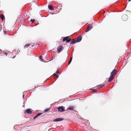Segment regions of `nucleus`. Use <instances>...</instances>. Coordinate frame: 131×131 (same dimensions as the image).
<instances>
[{
	"mask_svg": "<svg viewBox=\"0 0 131 131\" xmlns=\"http://www.w3.org/2000/svg\"><path fill=\"white\" fill-rule=\"evenodd\" d=\"M58 110L59 111L63 112L65 111V107L63 106H60L58 108Z\"/></svg>",
	"mask_w": 131,
	"mask_h": 131,
	"instance_id": "nucleus-1",
	"label": "nucleus"
},
{
	"mask_svg": "<svg viewBox=\"0 0 131 131\" xmlns=\"http://www.w3.org/2000/svg\"><path fill=\"white\" fill-rule=\"evenodd\" d=\"M117 72L116 69H114L111 72V75L112 76L114 77V76L117 73Z\"/></svg>",
	"mask_w": 131,
	"mask_h": 131,
	"instance_id": "nucleus-2",
	"label": "nucleus"
},
{
	"mask_svg": "<svg viewBox=\"0 0 131 131\" xmlns=\"http://www.w3.org/2000/svg\"><path fill=\"white\" fill-rule=\"evenodd\" d=\"M92 28V25L89 24L88 26L87 29L86 30L85 32H87L91 30Z\"/></svg>",
	"mask_w": 131,
	"mask_h": 131,
	"instance_id": "nucleus-3",
	"label": "nucleus"
},
{
	"mask_svg": "<svg viewBox=\"0 0 131 131\" xmlns=\"http://www.w3.org/2000/svg\"><path fill=\"white\" fill-rule=\"evenodd\" d=\"M63 49V47L62 45H60L57 49V51L58 53H60Z\"/></svg>",
	"mask_w": 131,
	"mask_h": 131,
	"instance_id": "nucleus-4",
	"label": "nucleus"
},
{
	"mask_svg": "<svg viewBox=\"0 0 131 131\" xmlns=\"http://www.w3.org/2000/svg\"><path fill=\"white\" fill-rule=\"evenodd\" d=\"M128 18V17L127 15L124 14L122 16V19L124 21H126Z\"/></svg>",
	"mask_w": 131,
	"mask_h": 131,
	"instance_id": "nucleus-5",
	"label": "nucleus"
},
{
	"mask_svg": "<svg viewBox=\"0 0 131 131\" xmlns=\"http://www.w3.org/2000/svg\"><path fill=\"white\" fill-rule=\"evenodd\" d=\"M63 120V119L62 118H56L53 121L54 122H57L62 121Z\"/></svg>",
	"mask_w": 131,
	"mask_h": 131,
	"instance_id": "nucleus-6",
	"label": "nucleus"
},
{
	"mask_svg": "<svg viewBox=\"0 0 131 131\" xmlns=\"http://www.w3.org/2000/svg\"><path fill=\"white\" fill-rule=\"evenodd\" d=\"M82 36H79L77 38L76 40L77 42H80L82 40Z\"/></svg>",
	"mask_w": 131,
	"mask_h": 131,
	"instance_id": "nucleus-7",
	"label": "nucleus"
},
{
	"mask_svg": "<svg viewBox=\"0 0 131 131\" xmlns=\"http://www.w3.org/2000/svg\"><path fill=\"white\" fill-rule=\"evenodd\" d=\"M114 79V77L111 75L110 77L109 78L108 81V82H111Z\"/></svg>",
	"mask_w": 131,
	"mask_h": 131,
	"instance_id": "nucleus-8",
	"label": "nucleus"
},
{
	"mask_svg": "<svg viewBox=\"0 0 131 131\" xmlns=\"http://www.w3.org/2000/svg\"><path fill=\"white\" fill-rule=\"evenodd\" d=\"M41 113H38L37 115H36V116H35V117H34L33 119H35L36 118H37L38 116H40V115L41 114Z\"/></svg>",
	"mask_w": 131,
	"mask_h": 131,
	"instance_id": "nucleus-9",
	"label": "nucleus"
},
{
	"mask_svg": "<svg viewBox=\"0 0 131 131\" xmlns=\"http://www.w3.org/2000/svg\"><path fill=\"white\" fill-rule=\"evenodd\" d=\"M74 109V108L73 106H70L68 108L67 110H73Z\"/></svg>",
	"mask_w": 131,
	"mask_h": 131,
	"instance_id": "nucleus-10",
	"label": "nucleus"
},
{
	"mask_svg": "<svg viewBox=\"0 0 131 131\" xmlns=\"http://www.w3.org/2000/svg\"><path fill=\"white\" fill-rule=\"evenodd\" d=\"M26 112L28 114H31L32 113V111L30 109H27L26 111Z\"/></svg>",
	"mask_w": 131,
	"mask_h": 131,
	"instance_id": "nucleus-11",
	"label": "nucleus"
},
{
	"mask_svg": "<svg viewBox=\"0 0 131 131\" xmlns=\"http://www.w3.org/2000/svg\"><path fill=\"white\" fill-rule=\"evenodd\" d=\"M48 8L50 10H53L54 9L53 8V6L51 5H49L48 6Z\"/></svg>",
	"mask_w": 131,
	"mask_h": 131,
	"instance_id": "nucleus-12",
	"label": "nucleus"
},
{
	"mask_svg": "<svg viewBox=\"0 0 131 131\" xmlns=\"http://www.w3.org/2000/svg\"><path fill=\"white\" fill-rule=\"evenodd\" d=\"M69 38V36H67L65 37H64L62 41H63L64 42L66 41H67L68 39Z\"/></svg>",
	"mask_w": 131,
	"mask_h": 131,
	"instance_id": "nucleus-13",
	"label": "nucleus"
},
{
	"mask_svg": "<svg viewBox=\"0 0 131 131\" xmlns=\"http://www.w3.org/2000/svg\"><path fill=\"white\" fill-rule=\"evenodd\" d=\"M1 18L3 21L4 20L5 18L4 15L3 14H1Z\"/></svg>",
	"mask_w": 131,
	"mask_h": 131,
	"instance_id": "nucleus-14",
	"label": "nucleus"
},
{
	"mask_svg": "<svg viewBox=\"0 0 131 131\" xmlns=\"http://www.w3.org/2000/svg\"><path fill=\"white\" fill-rule=\"evenodd\" d=\"M76 42V40H75L74 39H73L71 41V42H70L71 44H73L75 43Z\"/></svg>",
	"mask_w": 131,
	"mask_h": 131,
	"instance_id": "nucleus-15",
	"label": "nucleus"
},
{
	"mask_svg": "<svg viewBox=\"0 0 131 131\" xmlns=\"http://www.w3.org/2000/svg\"><path fill=\"white\" fill-rule=\"evenodd\" d=\"M105 86V85L104 84H103V85H100L99 86H97V88L98 89H99L101 88L103 86Z\"/></svg>",
	"mask_w": 131,
	"mask_h": 131,
	"instance_id": "nucleus-16",
	"label": "nucleus"
},
{
	"mask_svg": "<svg viewBox=\"0 0 131 131\" xmlns=\"http://www.w3.org/2000/svg\"><path fill=\"white\" fill-rule=\"evenodd\" d=\"M71 41V39L70 38L68 39L66 41L67 42L69 43Z\"/></svg>",
	"mask_w": 131,
	"mask_h": 131,
	"instance_id": "nucleus-17",
	"label": "nucleus"
},
{
	"mask_svg": "<svg viewBox=\"0 0 131 131\" xmlns=\"http://www.w3.org/2000/svg\"><path fill=\"white\" fill-rule=\"evenodd\" d=\"M53 76H56V78H58V77H59V75H57L56 74V73H54L53 74Z\"/></svg>",
	"mask_w": 131,
	"mask_h": 131,
	"instance_id": "nucleus-18",
	"label": "nucleus"
},
{
	"mask_svg": "<svg viewBox=\"0 0 131 131\" xmlns=\"http://www.w3.org/2000/svg\"><path fill=\"white\" fill-rule=\"evenodd\" d=\"M50 108H49L48 109H45L44 110V111L45 112H47L48 111L50 110Z\"/></svg>",
	"mask_w": 131,
	"mask_h": 131,
	"instance_id": "nucleus-19",
	"label": "nucleus"
},
{
	"mask_svg": "<svg viewBox=\"0 0 131 131\" xmlns=\"http://www.w3.org/2000/svg\"><path fill=\"white\" fill-rule=\"evenodd\" d=\"M72 57H71V58L70 59V61L68 63V64H69L70 63H71V61L72 60Z\"/></svg>",
	"mask_w": 131,
	"mask_h": 131,
	"instance_id": "nucleus-20",
	"label": "nucleus"
},
{
	"mask_svg": "<svg viewBox=\"0 0 131 131\" xmlns=\"http://www.w3.org/2000/svg\"><path fill=\"white\" fill-rule=\"evenodd\" d=\"M31 45L30 44H27L25 46V47H29L30 45Z\"/></svg>",
	"mask_w": 131,
	"mask_h": 131,
	"instance_id": "nucleus-21",
	"label": "nucleus"
},
{
	"mask_svg": "<svg viewBox=\"0 0 131 131\" xmlns=\"http://www.w3.org/2000/svg\"><path fill=\"white\" fill-rule=\"evenodd\" d=\"M39 58L40 59V60H41V61H42V60H43V59H42V56H40L39 57Z\"/></svg>",
	"mask_w": 131,
	"mask_h": 131,
	"instance_id": "nucleus-22",
	"label": "nucleus"
},
{
	"mask_svg": "<svg viewBox=\"0 0 131 131\" xmlns=\"http://www.w3.org/2000/svg\"><path fill=\"white\" fill-rule=\"evenodd\" d=\"M30 21L32 23H33L35 21V20L34 19H31Z\"/></svg>",
	"mask_w": 131,
	"mask_h": 131,
	"instance_id": "nucleus-23",
	"label": "nucleus"
},
{
	"mask_svg": "<svg viewBox=\"0 0 131 131\" xmlns=\"http://www.w3.org/2000/svg\"><path fill=\"white\" fill-rule=\"evenodd\" d=\"M2 29V25L0 24V31Z\"/></svg>",
	"mask_w": 131,
	"mask_h": 131,
	"instance_id": "nucleus-24",
	"label": "nucleus"
},
{
	"mask_svg": "<svg viewBox=\"0 0 131 131\" xmlns=\"http://www.w3.org/2000/svg\"><path fill=\"white\" fill-rule=\"evenodd\" d=\"M56 73L57 74H59V71L58 70H57L56 71Z\"/></svg>",
	"mask_w": 131,
	"mask_h": 131,
	"instance_id": "nucleus-25",
	"label": "nucleus"
},
{
	"mask_svg": "<svg viewBox=\"0 0 131 131\" xmlns=\"http://www.w3.org/2000/svg\"><path fill=\"white\" fill-rule=\"evenodd\" d=\"M2 50L1 49H0V54L2 53Z\"/></svg>",
	"mask_w": 131,
	"mask_h": 131,
	"instance_id": "nucleus-26",
	"label": "nucleus"
},
{
	"mask_svg": "<svg viewBox=\"0 0 131 131\" xmlns=\"http://www.w3.org/2000/svg\"><path fill=\"white\" fill-rule=\"evenodd\" d=\"M34 46V45H32L31 46V47H33Z\"/></svg>",
	"mask_w": 131,
	"mask_h": 131,
	"instance_id": "nucleus-27",
	"label": "nucleus"
},
{
	"mask_svg": "<svg viewBox=\"0 0 131 131\" xmlns=\"http://www.w3.org/2000/svg\"><path fill=\"white\" fill-rule=\"evenodd\" d=\"M15 57V56H14V57H12V58H14Z\"/></svg>",
	"mask_w": 131,
	"mask_h": 131,
	"instance_id": "nucleus-28",
	"label": "nucleus"
},
{
	"mask_svg": "<svg viewBox=\"0 0 131 131\" xmlns=\"http://www.w3.org/2000/svg\"><path fill=\"white\" fill-rule=\"evenodd\" d=\"M27 131H30L29 130H28Z\"/></svg>",
	"mask_w": 131,
	"mask_h": 131,
	"instance_id": "nucleus-29",
	"label": "nucleus"
},
{
	"mask_svg": "<svg viewBox=\"0 0 131 131\" xmlns=\"http://www.w3.org/2000/svg\"><path fill=\"white\" fill-rule=\"evenodd\" d=\"M129 1H131V0H128Z\"/></svg>",
	"mask_w": 131,
	"mask_h": 131,
	"instance_id": "nucleus-30",
	"label": "nucleus"
},
{
	"mask_svg": "<svg viewBox=\"0 0 131 131\" xmlns=\"http://www.w3.org/2000/svg\"><path fill=\"white\" fill-rule=\"evenodd\" d=\"M4 33H5V34L6 33V32H4Z\"/></svg>",
	"mask_w": 131,
	"mask_h": 131,
	"instance_id": "nucleus-31",
	"label": "nucleus"
},
{
	"mask_svg": "<svg viewBox=\"0 0 131 131\" xmlns=\"http://www.w3.org/2000/svg\"><path fill=\"white\" fill-rule=\"evenodd\" d=\"M53 58H53V57L52 59H53Z\"/></svg>",
	"mask_w": 131,
	"mask_h": 131,
	"instance_id": "nucleus-32",
	"label": "nucleus"
},
{
	"mask_svg": "<svg viewBox=\"0 0 131 131\" xmlns=\"http://www.w3.org/2000/svg\"><path fill=\"white\" fill-rule=\"evenodd\" d=\"M53 58H53V57L52 59H53Z\"/></svg>",
	"mask_w": 131,
	"mask_h": 131,
	"instance_id": "nucleus-33",
	"label": "nucleus"
}]
</instances>
